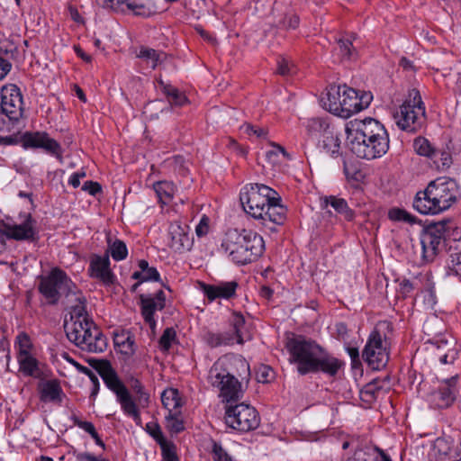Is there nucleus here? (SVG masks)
<instances>
[{"label": "nucleus", "instance_id": "f257e3e1", "mask_svg": "<svg viewBox=\"0 0 461 461\" xmlns=\"http://www.w3.org/2000/svg\"><path fill=\"white\" fill-rule=\"evenodd\" d=\"M345 131L350 150L360 158H381L389 149V134L385 127L374 118L350 121Z\"/></svg>", "mask_w": 461, "mask_h": 461}, {"label": "nucleus", "instance_id": "f03ea898", "mask_svg": "<svg viewBox=\"0 0 461 461\" xmlns=\"http://www.w3.org/2000/svg\"><path fill=\"white\" fill-rule=\"evenodd\" d=\"M459 196V187L454 179L438 177L416 193L412 207L420 214H438L454 205Z\"/></svg>", "mask_w": 461, "mask_h": 461}, {"label": "nucleus", "instance_id": "7ed1b4c3", "mask_svg": "<svg viewBox=\"0 0 461 461\" xmlns=\"http://www.w3.org/2000/svg\"><path fill=\"white\" fill-rule=\"evenodd\" d=\"M221 247L232 262L247 265L261 257L265 242L259 234L250 230H230L226 233Z\"/></svg>", "mask_w": 461, "mask_h": 461}, {"label": "nucleus", "instance_id": "20e7f679", "mask_svg": "<svg viewBox=\"0 0 461 461\" xmlns=\"http://www.w3.org/2000/svg\"><path fill=\"white\" fill-rule=\"evenodd\" d=\"M64 329L68 340L82 350L92 353L104 352L107 339L93 320L65 321Z\"/></svg>", "mask_w": 461, "mask_h": 461}, {"label": "nucleus", "instance_id": "39448f33", "mask_svg": "<svg viewBox=\"0 0 461 461\" xmlns=\"http://www.w3.org/2000/svg\"><path fill=\"white\" fill-rule=\"evenodd\" d=\"M396 125L409 133L418 132L426 121V110L420 91L410 89L408 96L393 113Z\"/></svg>", "mask_w": 461, "mask_h": 461}, {"label": "nucleus", "instance_id": "423d86ee", "mask_svg": "<svg viewBox=\"0 0 461 461\" xmlns=\"http://www.w3.org/2000/svg\"><path fill=\"white\" fill-rule=\"evenodd\" d=\"M38 288L50 304H56L62 295L66 297L68 303H71L70 295L77 293V285L59 267L51 269L49 275L41 276Z\"/></svg>", "mask_w": 461, "mask_h": 461}, {"label": "nucleus", "instance_id": "0eeeda50", "mask_svg": "<svg viewBox=\"0 0 461 461\" xmlns=\"http://www.w3.org/2000/svg\"><path fill=\"white\" fill-rule=\"evenodd\" d=\"M23 114V99L16 85H6L1 89L0 131H12L20 123Z\"/></svg>", "mask_w": 461, "mask_h": 461}, {"label": "nucleus", "instance_id": "6e6552de", "mask_svg": "<svg viewBox=\"0 0 461 461\" xmlns=\"http://www.w3.org/2000/svg\"><path fill=\"white\" fill-rule=\"evenodd\" d=\"M20 131L8 136H0L1 146L17 145L20 141L25 149H42L48 154L55 157L60 163L63 162V149L54 139L50 138L45 131H26L21 137Z\"/></svg>", "mask_w": 461, "mask_h": 461}, {"label": "nucleus", "instance_id": "1a4fd4ad", "mask_svg": "<svg viewBox=\"0 0 461 461\" xmlns=\"http://www.w3.org/2000/svg\"><path fill=\"white\" fill-rule=\"evenodd\" d=\"M285 348L290 354V362L297 366L300 375H305L310 373V368L314 366L313 362L322 347L314 340L299 335L288 338Z\"/></svg>", "mask_w": 461, "mask_h": 461}, {"label": "nucleus", "instance_id": "9d476101", "mask_svg": "<svg viewBox=\"0 0 461 461\" xmlns=\"http://www.w3.org/2000/svg\"><path fill=\"white\" fill-rule=\"evenodd\" d=\"M277 193L263 184H250L243 187L240 200L244 211L257 219L262 217L263 210Z\"/></svg>", "mask_w": 461, "mask_h": 461}, {"label": "nucleus", "instance_id": "9b49d317", "mask_svg": "<svg viewBox=\"0 0 461 461\" xmlns=\"http://www.w3.org/2000/svg\"><path fill=\"white\" fill-rule=\"evenodd\" d=\"M224 420L229 428L245 433L258 428L260 416L253 406L241 402L226 406Z\"/></svg>", "mask_w": 461, "mask_h": 461}, {"label": "nucleus", "instance_id": "f8f14e48", "mask_svg": "<svg viewBox=\"0 0 461 461\" xmlns=\"http://www.w3.org/2000/svg\"><path fill=\"white\" fill-rule=\"evenodd\" d=\"M447 238V222L438 221L427 225L420 235L423 262H433L444 249Z\"/></svg>", "mask_w": 461, "mask_h": 461}, {"label": "nucleus", "instance_id": "ddd939ff", "mask_svg": "<svg viewBox=\"0 0 461 461\" xmlns=\"http://www.w3.org/2000/svg\"><path fill=\"white\" fill-rule=\"evenodd\" d=\"M86 361L99 374L107 388L115 394L117 402L123 408L131 405L128 388L119 378L110 361L96 358H88Z\"/></svg>", "mask_w": 461, "mask_h": 461}, {"label": "nucleus", "instance_id": "4468645a", "mask_svg": "<svg viewBox=\"0 0 461 461\" xmlns=\"http://www.w3.org/2000/svg\"><path fill=\"white\" fill-rule=\"evenodd\" d=\"M212 378L218 382V379L230 376L233 380H249L250 376V368L246 359L234 354H228L218 358L212 366Z\"/></svg>", "mask_w": 461, "mask_h": 461}, {"label": "nucleus", "instance_id": "2eb2a0df", "mask_svg": "<svg viewBox=\"0 0 461 461\" xmlns=\"http://www.w3.org/2000/svg\"><path fill=\"white\" fill-rule=\"evenodd\" d=\"M362 357L374 370H380L386 366L389 360L388 345L385 336L377 327L370 333Z\"/></svg>", "mask_w": 461, "mask_h": 461}, {"label": "nucleus", "instance_id": "dca6fc26", "mask_svg": "<svg viewBox=\"0 0 461 461\" xmlns=\"http://www.w3.org/2000/svg\"><path fill=\"white\" fill-rule=\"evenodd\" d=\"M458 376L454 375L439 381L437 388L427 395V401L434 409H447L451 407L458 396Z\"/></svg>", "mask_w": 461, "mask_h": 461}, {"label": "nucleus", "instance_id": "f3484780", "mask_svg": "<svg viewBox=\"0 0 461 461\" xmlns=\"http://www.w3.org/2000/svg\"><path fill=\"white\" fill-rule=\"evenodd\" d=\"M36 221L31 213H26L21 224H11L4 221L0 223V237L17 241L35 242L39 240L35 228Z\"/></svg>", "mask_w": 461, "mask_h": 461}, {"label": "nucleus", "instance_id": "a211bd4d", "mask_svg": "<svg viewBox=\"0 0 461 461\" xmlns=\"http://www.w3.org/2000/svg\"><path fill=\"white\" fill-rule=\"evenodd\" d=\"M130 386L134 392L135 397L128 390L131 403H130L131 405H128L126 408H123L122 404H120V406L126 416L131 418L136 425L140 426L141 417L140 409L148 407L149 394L145 391L144 386L138 379L132 378Z\"/></svg>", "mask_w": 461, "mask_h": 461}, {"label": "nucleus", "instance_id": "6ab92c4d", "mask_svg": "<svg viewBox=\"0 0 461 461\" xmlns=\"http://www.w3.org/2000/svg\"><path fill=\"white\" fill-rule=\"evenodd\" d=\"M140 306L141 315L146 323L151 329L156 327V320L154 314L156 311H162L166 306V294L162 290H158L154 296L140 294Z\"/></svg>", "mask_w": 461, "mask_h": 461}, {"label": "nucleus", "instance_id": "aec40b11", "mask_svg": "<svg viewBox=\"0 0 461 461\" xmlns=\"http://www.w3.org/2000/svg\"><path fill=\"white\" fill-rule=\"evenodd\" d=\"M212 378V369L209 370L208 383L220 391V396L227 402H237L243 396L241 383L239 380H233L230 376L220 378L214 381Z\"/></svg>", "mask_w": 461, "mask_h": 461}, {"label": "nucleus", "instance_id": "412c9836", "mask_svg": "<svg viewBox=\"0 0 461 461\" xmlns=\"http://www.w3.org/2000/svg\"><path fill=\"white\" fill-rule=\"evenodd\" d=\"M88 272L92 278L98 279L104 285H111L115 281V276L110 269L108 255L102 257L97 254H93L90 257Z\"/></svg>", "mask_w": 461, "mask_h": 461}, {"label": "nucleus", "instance_id": "4be33fe9", "mask_svg": "<svg viewBox=\"0 0 461 461\" xmlns=\"http://www.w3.org/2000/svg\"><path fill=\"white\" fill-rule=\"evenodd\" d=\"M310 373L321 372L329 376H336L339 369L344 366L343 361L328 353L323 348L318 353Z\"/></svg>", "mask_w": 461, "mask_h": 461}, {"label": "nucleus", "instance_id": "5701e85b", "mask_svg": "<svg viewBox=\"0 0 461 461\" xmlns=\"http://www.w3.org/2000/svg\"><path fill=\"white\" fill-rule=\"evenodd\" d=\"M238 286L239 285L236 281L220 282L216 285L200 284L202 292L210 302L218 298L229 300L235 297Z\"/></svg>", "mask_w": 461, "mask_h": 461}, {"label": "nucleus", "instance_id": "b1692460", "mask_svg": "<svg viewBox=\"0 0 461 461\" xmlns=\"http://www.w3.org/2000/svg\"><path fill=\"white\" fill-rule=\"evenodd\" d=\"M188 226L182 225L180 221L171 222L168 227V237L170 239L169 247L176 251L188 249L190 248V240L188 237Z\"/></svg>", "mask_w": 461, "mask_h": 461}, {"label": "nucleus", "instance_id": "393cba45", "mask_svg": "<svg viewBox=\"0 0 461 461\" xmlns=\"http://www.w3.org/2000/svg\"><path fill=\"white\" fill-rule=\"evenodd\" d=\"M103 8L112 9L115 12L125 13L131 11L136 15H147L146 7L138 0H95Z\"/></svg>", "mask_w": 461, "mask_h": 461}, {"label": "nucleus", "instance_id": "a878e982", "mask_svg": "<svg viewBox=\"0 0 461 461\" xmlns=\"http://www.w3.org/2000/svg\"><path fill=\"white\" fill-rule=\"evenodd\" d=\"M333 127L334 125L328 118L314 117L308 119L305 124L307 140L316 144Z\"/></svg>", "mask_w": 461, "mask_h": 461}, {"label": "nucleus", "instance_id": "bb28decb", "mask_svg": "<svg viewBox=\"0 0 461 461\" xmlns=\"http://www.w3.org/2000/svg\"><path fill=\"white\" fill-rule=\"evenodd\" d=\"M280 196L274 195L272 197V201H270L266 209L263 210L262 217H258V219H261L263 223L266 225L267 221L272 222L276 225H281L285 222L286 218V208L280 203Z\"/></svg>", "mask_w": 461, "mask_h": 461}, {"label": "nucleus", "instance_id": "cd10ccee", "mask_svg": "<svg viewBox=\"0 0 461 461\" xmlns=\"http://www.w3.org/2000/svg\"><path fill=\"white\" fill-rule=\"evenodd\" d=\"M347 86L330 85L327 88V102L324 103L325 107L335 115L339 114L344 95V89Z\"/></svg>", "mask_w": 461, "mask_h": 461}, {"label": "nucleus", "instance_id": "c85d7f7f", "mask_svg": "<svg viewBox=\"0 0 461 461\" xmlns=\"http://www.w3.org/2000/svg\"><path fill=\"white\" fill-rule=\"evenodd\" d=\"M70 319L68 321H82V319L92 320L86 312V299L77 288V293L71 294Z\"/></svg>", "mask_w": 461, "mask_h": 461}, {"label": "nucleus", "instance_id": "c756f323", "mask_svg": "<svg viewBox=\"0 0 461 461\" xmlns=\"http://www.w3.org/2000/svg\"><path fill=\"white\" fill-rule=\"evenodd\" d=\"M316 146L321 151L330 154L331 157H338L340 149V140L335 127H333L328 134H325V136L316 143Z\"/></svg>", "mask_w": 461, "mask_h": 461}, {"label": "nucleus", "instance_id": "7c9ffc66", "mask_svg": "<svg viewBox=\"0 0 461 461\" xmlns=\"http://www.w3.org/2000/svg\"><path fill=\"white\" fill-rule=\"evenodd\" d=\"M62 388L57 380H49L43 383L40 387V399L41 402H62Z\"/></svg>", "mask_w": 461, "mask_h": 461}, {"label": "nucleus", "instance_id": "2f4dec72", "mask_svg": "<svg viewBox=\"0 0 461 461\" xmlns=\"http://www.w3.org/2000/svg\"><path fill=\"white\" fill-rule=\"evenodd\" d=\"M158 85L163 94L167 96L170 106L181 107L187 104V97L176 87L164 82L161 78L158 80Z\"/></svg>", "mask_w": 461, "mask_h": 461}, {"label": "nucleus", "instance_id": "473e14b6", "mask_svg": "<svg viewBox=\"0 0 461 461\" xmlns=\"http://www.w3.org/2000/svg\"><path fill=\"white\" fill-rule=\"evenodd\" d=\"M344 95L345 96L343 97L339 116L348 118L352 114L358 113L357 91L347 86V88L344 89Z\"/></svg>", "mask_w": 461, "mask_h": 461}, {"label": "nucleus", "instance_id": "72a5a7b5", "mask_svg": "<svg viewBox=\"0 0 461 461\" xmlns=\"http://www.w3.org/2000/svg\"><path fill=\"white\" fill-rule=\"evenodd\" d=\"M324 206H331L338 213L342 215L346 221H353L355 218V212L351 210L343 198L337 197L335 195L325 196L323 199Z\"/></svg>", "mask_w": 461, "mask_h": 461}, {"label": "nucleus", "instance_id": "f704fd0d", "mask_svg": "<svg viewBox=\"0 0 461 461\" xmlns=\"http://www.w3.org/2000/svg\"><path fill=\"white\" fill-rule=\"evenodd\" d=\"M413 149L415 152L423 157H427L433 160L434 163L438 162L437 149L432 146L429 140L422 136L414 139Z\"/></svg>", "mask_w": 461, "mask_h": 461}, {"label": "nucleus", "instance_id": "c9c22d12", "mask_svg": "<svg viewBox=\"0 0 461 461\" xmlns=\"http://www.w3.org/2000/svg\"><path fill=\"white\" fill-rule=\"evenodd\" d=\"M230 322L233 328V333L231 334L237 343L243 344L246 339H249V336H247L245 332V318L240 312H232Z\"/></svg>", "mask_w": 461, "mask_h": 461}, {"label": "nucleus", "instance_id": "e433bc0d", "mask_svg": "<svg viewBox=\"0 0 461 461\" xmlns=\"http://www.w3.org/2000/svg\"><path fill=\"white\" fill-rule=\"evenodd\" d=\"M204 341L211 348L234 344V336L230 332L214 333L208 331L203 336Z\"/></svg>", "mask_w": 461, "mask_h": 461}, {"label": "nucleus", "instance_id": "4c0bfd02", "mask_svg": "<svg viewBox=\"0 0 461 461\" xmlns=\"http://www.w3.org/2000/svg\"><path fill=\"white\" fill-rule=\"evenodd\" d=\"M154 191L162 204H168L172 201L176 188L172 182L158 181L154 184Z\"/></svg>", "mask_w": 461, "mask_h": 461}, {"label": "nucleus", "instance_id": "58836bf2", "mask_svg": "<svg viewBox=\"0 0 461 461\" xmlns=\"http://www.w3.org/2000/svg\"><path fill=\"white\" fill-rule=\"evenodd\" d=\"M380 384V381L375 379L364 385L360 390V399L367 403L375 402L384 392V389Z\"/></svg>", "mask_w": 461, "mask_h": 461}, {"label": "nucleus", "instance_id": "ea45409f", "mask_svg": "<svg viewBox=\"0 0 461 461\" xmlns=\"http://www.w3.org/2000/svg\"><path fill=\"white\" fill-rule=\"evenodd\" d=\"M456 251L449 255L447 260V274L461 278V240L456 248Z\"/></svg>", "mask_w": 461, "mask_h": 461}, {"label": "nucleus", "instance_id": "a19ab883", "mask_svg": "<svg viewBox=\"0 0 461 461\" xmlns=\"http://www.w3.org/2000/svg\"><path fill=\"white\" fill-rule=\"evenodd\" d=\"M18 363L20 370L28 376L38 377L39 368L38 361L31 354L24 356H18Z\"/></svg>", "mask_w": 461, "mask_h": 461}, {"label": "nucleus", "instance_id": "79ce46f5", "mask_svg": "<svg viewBox=\"0 0 461 461\" xmlns=\"http://www.w3.org/2000/svg\"><path fill=\"white\" fill-rule=\"evenodd\" d=\"M388 218L393 221H402L413 225L418 222V218L404 209L393 207L388 212Z\"/></svg>", "mask_w": 461, "mask_h": 461}, {"label": "nucleus", "instance_id": "37998d69", "mask_svg": "<svg viewBox=\"0 0 461 461\" xmlns=\"http://www.w3.org/2000/svg\"><path fill=\"white\" fill-rule=\"evenodd\" d=\"M161 402L166 409L169 411V413L173 410L180 407V398L178 391L176 389L166 390L161 394Z\"/></svg>", "mask_w": 461, "mask_h": 461}, {"label": "nucleus", "instance_id": "c03bdc74", "mask_svg": "<svg viewBox=\"0 0 461 461\" xmlns=\"http://www.w3.org/2000/svg\"><path fill=\"white\" fill-rule=\"evenodd\" d=\"M109 251L115 261L123 260L128 255L126 244L122 240L117 239L113 243L109 242Z\"/></svg>", "mask_w": 461, "mask_h": 461}, {"label": "nucleus", "instance_id": "a18cd8bd", "mask_svg": "<svg viewBox=\"0 0 461 461\" xmlns=\"http://www.w3.org/2000/svg\"><path fill=\"white\" fill-rule=\"evenodd\" d=\"M146 431L156 440V442L160 446V448H164V447H167L171 443L170 441L165 439L160 426L158 423H147Z\"/></svg>", "mask_w": 461, "mask_h": 461}, {"label": "nucleus", "instance_id": "49530a36", "mask_svg": "<svg viewBox=\"0 0 461 461\" xmlns=\"http://www.w3.org/2000/svg\"><path fill=\"white\" fill-rule=\"evenodd\" d=\"M176 332L174 330V328H172V327L167 328L163 331V334L161 335V337L158 340L160 350H162L164 352H167L170 349L172 344L176 341Z\"/></svg>", "mask_w": 461, "mask_h": 461}, {"label": "nucleus", "instance_id": "de8ad7c7", "mask_svg": "<svg viewBox=\"0 0 461 461\" xmlns=\"http://www.w3.org/2000/svg\"><path fill=\"white\" fill-rule=\"evenodd\" d=\"M213 461H235V459L222 447L220 442L211 440Z\"/></svg>", "mask_w": 461, "mask_h": 461}, {"label": "nucleus", "instance_id": "09e8293b", "mask_svg": "<svg viewBox=\"0 0 461 461\" xmlns=\"http://www.w3.org/2000/svg\"><path fill=\"white\" fill-rule=\"evenodd\" d=\"M338 50L341 59H351L356 55V50L352 45V41L348 39H339L338 41Z\"/></svg>", "mask_w": 461, "mask_h": 461}, {"label": "nucleus", "instance_id": "8fccbe9b", "mask_svg": "<svg viewBox=\"0 0 461 461\" xmlns=\"http://www.w3.org/2000/svg\"><path fill=\"white\" fill-rule=\"evenodd\" d=\"M342 461H373L372 448L357 446L354 453Z\"/></svg>", "mask_w": 461, "mask_h": 461}, {"label": "nucleus", "instance_id": "3c124183", "mask_svg": "<svg viewBox=\"0 0 461 461\" xmlns=\"http://www.w3.org/2000/svg\"><path fill=\"white\" fill-rule=\"evenodd\" d=\"M114 344L121 348L122 353L131 355L134 353V340L131 336H118L114 339Z\"/></svg>", "mask_w": 461, "mask_h": 461}, {"label": "nucleus", "instance_id": "603ef678", "mask_svg": "<svg viewBox=\"0 0 461 461\" xmlns=\"http://www.w3.org/2000/svg\"><path fill=\"white\" fill-rule=\"evenodd\" d=\"M280 155H283L284 157H289L288 153L282 146L275 143L272 144L271 149L266 151L265 154L267 160L272 165L277 164L279 162Z\"/></svg>", "mask_w": 461, "mask_h": 461}, {"label": "nucleus", "instance_id": "864d4df0", "mask_svg": "<svg viewBox=\"0 0 461 461\" xmlns=\"http://www.w3.org/2000/svg\"><path fill=\"white\" fill-rule=\"evenodd\" d=\"M138 266L140 270L145 275L144 280L149 281H159L160 280V275L156 267H152L149 266V262L145 259H141L139 261Z\"/></svg>", "mask_w": 461, "mask_h": 461}, {"label": "nucleus", "instance_id": "5fc2aeb1", "mask_svg": "<svg viewBox=\"0 0 461 461\" xmlns=\"http://www.w3.org/2000/svg\"><path fill=\"white\" fill-rule=\"evenodd\" d=\"M160 53L149 48H141L138 55L139 58L145 59L151 61V68L154 69L160 59Z\"/></svg>", "mask_w": 461, "mask_h": 461}, {"label": "nucleus", "instance_id": "6e6d98bb", "mask_svg": "<svg viewBox=\"0 0 461 461\" xmlns=\"http://www.w3.org/2000/svg\"><path fill=\"white\" fill-rule=\"evenodd\" d=\"M17 342H18V347H19L18 356L29 355L30 349L32 348V342H31L30 337L24 332L20 333L17 336Z\"/></svg>", "mask_w": 461, "mask_h": 461}, {"label": "nucleus", "instance_id": "4d7b16f0", "mask_svg": "<svg viewBox=\"0 0 461 461\" xmlns=\"http://www.w3.org/2000/svg\"><path fill=\"white\" fill-rule=\"evenodd\" d=\"M274 378V370L268 366H260L257 370V379L259 383H269Z\"/></svg>", "mask_w": 461, "mask_h": 461}, {"label": "nucleus", "instance_id": "13d9d810", "mask_svg": "<svg viewBox=\"0 0 461 461\" xmlns=\"http://www.w3.org/2000/svg\"><path fill=\"white\" fill-rule=\"evenodd\" d=\"M437 153H438V162L435 163L437 165L438 168L446 169L450 167L452 164V157L451 154L448 151L441 150L437 149Z\"/></svg>", "mask_w": 461, "mask_h": 461}, {"label": "nucleus", "instance_id": "bf43d9fd", "mask_svg": "<svg viewBox=\"0 0 461 461\" xmlns=\"http://www.w3.org/2000/svg\"><path fill=\"white\" fill-rule=\"evenodd\" d=\"M277 72L282 76H289L294 72V65L285 58H280L277 61Z\"/></svg>", "mask_w": 461, "mask_h": 461}, {"label": "nucleus", "instance_id": "052dcab7", "mask_svg": "<svg viewBox=\"0 0 461 461\" xmlns=\"http://www.w3.org/2000/svg\"><path fill=\"white\" fill-rule=\"evenodd\" d=\"M163 461H179L176 451V446L172 442L161 448Z\"/></svg>", "mask_w": 461, "mask_h": 461}, {"label": "nucleus", "instance_id": "680f3d73", "mask_svg": "<svg viewBox=\"0 0 461 461\" xmlns=\"http://www.w3.org/2000/svg\"><path fill=\"white\" fill-rule=\"evenodd\" d=\"M298 25L299 17L296 14L286 15L279 22V26L286 30L295 29Z\"/></svg>", "mask_w": 461, "mask_h": 461}, {"label": "nucleus", "instance_id": "e2e57ef3", "mask_svg": "<svg viewBox=\"0 0 461 461\" xmlns=\"http://www.w3.org/2000/svg\"><path fill=\"white\" fill-rule=\"evenodd\" d=\"M242 129H243L244 132L249 136L255 135L258 138H266L267 135V131L266 129L260 128V127H256L249 123L244 124L242 126Z\"/></svg>", "mask_w": 461, "mask_h": 461}, {"label": "nucleus", "instance_id": "0e129e2a", "mask_svg": "<svg viewBox=\"0 0 461 461\" xmlns=\"http://www.w3.org/2000/svg\"><path fill=\"white\" fill-rule=\"evenodd\" d=\"M71 420H73L74 425L77 426L78 428L84 429L86 432H87L90 436L93 435L96 430L94 426V424L90 421H85L81 420L76 415H73L71 417Z\"/></svg>", "mask_w": 461, "mask_h": 461}, {"label": "nucleus", "instance_id": "69168bd1", "mask_svg": "<svg viewBox=\"0 0 461 461\" xmlns=\"http://www.w3.org/2000/svg\"><path fill=\"white\" fill-rule=\"evenodd\" d=\"M373 99L371 92H362L361 95L357 93V104L358 112L367 108Z\"/></svg>", "mask_w": 461, "mask_h": 461}, {"label": "nucleus", "instance_id": "338daca9", "mask_svg": "<svg viewBox=\"0 0 461 461\" xmlns=\"http://www.w3.org/2000/svg\"><path fill=\"white\" fill-rule=\"evenodd\" d=\"M458 351L455 348H448L447 352L439 355V361L442 364H452L457 357Z\"/></svg>", "mask_w": 461, "mask_h": 461}, {"label": "nucleus", "instance_id": "774afa93", "mask_svg": "<svg viewBox=\"0 0 461 461\" xmlns=\"http://www.w3.org/2000/svg\"><path fill=\"white\" fill-rule=\"evenodd\" d=\"M77 461H109L104 457H97L87 452L74 453Z\"/></svg>", "mask_w": 461, "mask_h": 461}]
</instances>
